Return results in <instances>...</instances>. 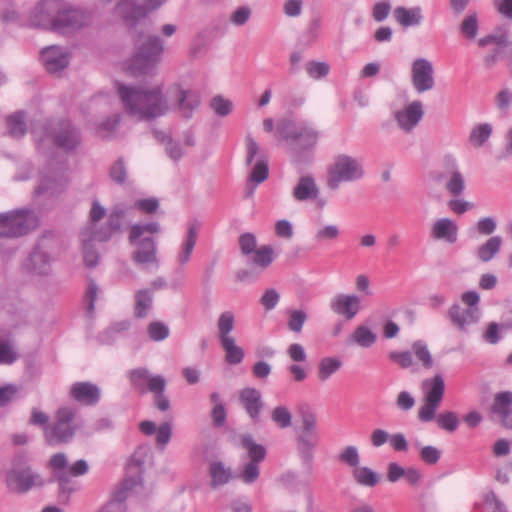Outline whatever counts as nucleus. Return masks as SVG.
<instances>
[{"label": "nucleus", "instance_id": "obj_54", "mask_svg": "<svg viewBox=\"0 0 512 512\" xmlns=\"http://www.w3.org/2000/svg\"><path fill=\"white\" fill-rule=\"evenodd\" d=\"M269 168L265 159H259L251 171L249 180L255 184H260L268 177Z\"/></svg>", "mask_w": 512, "mask_h": 512}, {"label": "nucleus", "instance_id": "obj_41", "mask_svg": "<svg viewBox=\"0 0 512 512\" xmlns=\"http://www.w3.org/2000/svg\"><path fill=\"white\" fill-rule=\"evenodd\" d=\"M210 401L214 405L211 411L213 425L215 427H222L226 423L227 412L221 401L220 394L218 392H212L210 394Z\"/></svg>", "mask_w": 512, "mask_h": 512}, {"label": "nucleus", "instance_id": "obj_42", "mask_svg": "<svg viewBox=\"0 0 512 512\" xmlns=\"http://www.w3.org/2000/svg\"><path fill=\"white\" fill-rule=\"evenodd\" d=\"M260 463L248 461L236 473L235 478L241 480L245 484H253L260 476Z\"/></svg>", "mask_w": 512, "mask_h": 512}, {"label": "nucleus", "instance_id": "obj_20", "mask_svg": "<svg viewBox=\"0 0 512 512\" xmlns=\"http://www.w3.org/2000/svg\"><path fill=\"white\" fill-rule=\"evenodd\" d=\"M70 397L82 405L93 406L99 402L101 391L91 382H76L70 388Z\"/></svg>", "mask_w": 512, "mask_h": 512}, {"label": "nucleus", "instance_id": "obj_28", "mask_svg": "<svg viewBox=\"0 0 512 512\" xmlns=\"http://www.w3.org/2000/svg\"><path fill=\"white\" fill-rule=\"evenodd\" d=\"M199 228L200 225L198 223H192L188 227L185 242L181 246L177 256V262L181 267H184L191 258L192 252L198 239Z\"/></svg>", "mask_w": 512, "mask_h": 512}, {"label": "nucleus", "instance_id": "obj_46", "mask_svg": "<svg viewBox=\"0 0 512 512\" xmlns=\"http://www.w3.org/2000/svg\"><path fill=\"white\" fill-rule=\"evenodd\" d=\"M416 448H420L419 457L427 465H435L441 458L442 452L435 446L427 445L421 447L419 442L413 444Z\"/></svg>", "mask_w": 512, "mask_h": 512}, {"label": "nucleus", "instance_id": "obj_50", "mask_svg": "<svg viewBox=\"0 0 512 512\" xmlns=\"http://www.w3.org/2000/svg\"><path fill=\"white\" fill-rule=\"evenodd\" d=\"M436 422L441 429L449 432H454L459 425L458 417L456 413L452 411L438 414L436 417Z\"/></svg>", "mask_w": 512, "mask_h": 512}, {"label": "nucleus", "instance_id": "obj_24", "mask_svg": "<svg viewBox=\"0 0 512 512\" xmlns=\"http://www.w3.org/2000/svg\"><path fill=\"white\" fill-rule=\"evenodd\" d=\"M430 236L434 240L454 244L458 239V226L450 218H439L431 226Z\"/></svg>", "mask_w": 512, "mask_h": 512}, {"label": "nucleus", "instance_id": "obj_23", "mask_svg": "<svg viewBox=\"0 0 512 512\" xmlns=\"http://www.w3.org/2000/svg\"><path fill=\"white\" fill-rule=\"evenodd\" d=\"M239 400L253 423H259L263 408L260 391L250 387L244 388L240 391Z\"/></svg>", "mask_w": 512, "mask_h": 512}, {"label": "nucleus", "instance_id": "obj_35", "mask_svg": "<svg viewBox=\"0 0 512 512\" xmlns=\"http://www.w3.org/2000/svg\"><path fill=\"white\" fill-rule=\"evenodd\" d=\"M491 412L502 419L512 411V392L503 391L495 394L490 408Z\"/></svg>", "mask_w": 512, "mask_h": 512}, {"label": "nucleus", "instance_id": "obj_19", "mask_svg": "<svg viewBox=\"0 0 512 512\" xmlns=\"http://www.w3.org/2000/svg\"><path fill=\"white\" fill-rule=\"evenodd\" d=\"M110 239V235H98V232H94V226H86L80 232V240L82 242L83 258L86 266L95 267L98 264L99 256L93 249V241H107Z\"/></svg>", "mask_w": 512, "mask_h": 512}, {"label": "nucleus", "instance_id": "obj_11", "mask_svg": "<svg viewBox=\"0 0 512 512\" xmlns=\"http://www.w3.org/2000/svg\"><path fill=\"white\" fill-rule=\"evenodd\" d=\"M235 328V316L231 311L221 313L217 320L218 338L223 351L225 352V361L230 365L240 364L245 356L242 347L236 344L235 338L231 332Z\"/></svg>", "mask_w": 512, "mask_h": 512}, {"label": "nucleus", "instance_id": "obj_55", "mask_svg": "<svg viewBox=\"0 0 512 512\" xmlns=\"http://www.w3.org/2000/svg\"><path fill=\"white\" fill-rule=\"evenodd\" d=\"M330 71V66L326 62L310 61L306 64V72L313 79L325 77Z\"/></svg>", "mask_w": 512, "mask_h": 512}, {"label": "nucleus", "instance_id": "obj_5", "mask_svg": "<svg viewBox=\"0 0 512 512\" xmlns=\"http://www.w3.org/2000/svg\"><path fill=\"white\" fill-rule=\"evenodd\" d=\"M364 176L360 160L347 154H338L327 168L326 187L336 191L342 183H351Z\"/></svg>", "mask_w": 512, "mask_h": 512}, {"label": "nucleus", "instance_id": "obj_38", "mask_svg": "<svg viewBox=\"0 0 512 512\" xmlns=\"http://www.w3.org/2000/svg\"><path fill=\"white\" fill-rule=\"evenodd\" d=\"M165 388V378H157L153 380L150 387V392L155 394L154 404L161 411H167L170 408V401L164 394Z\"/></svg>", "mask_w": 512, "mask_h": 512}, {"label": "nucleus", "instance_id": "obj_21", "mask_svg": "<svg viewBox=\"0 0 512 512\" xmlns=\"http://www.w3.org/2000/svg\"><path fill=\"white\" fill-rule=\"evenodd\" d=\"M41 56L47 71L50 73L58 72L69 64V54L56 45L44 48Z\"/></svg>", "mask_w": 512, "mask_h": 512}, {"label": "nucleus", "instance_id": "obj_8", "mask_svg": "<svg viewBox=\"0 0 512 512\" xmlns=\"http://www.w3.org/2000/svg\"><path fill=\"white\" fill-rule=\"evenodd\" d=\"M76 410L70 407L59 408L55 421L45 427V439L50 445L66 444L70 442L80 425L75 422Z\"/></svg>", "mask_w": 512, "mask_h": 512}, {"label": "nucleus", "instance_id": "obj_53", "mask_svg": "<svg viewBox=\"0 0 512 512\" xmlns=\"http://www.w3.org/2000/svg\"><path fill=\"white\" fill-rule=\"evenodd\" d=\"M273 422L280 428H288L292 424V415L287 407L278 406L271 413Z\"/></svg>", "mask_w": 512, "mask_h": 512}, {"label": "nucleus", "instance_id": "obj_45", "mask_svg": "<svg viewBox=\"0 0 512 512\" xmlns=\"http://www.w3.org/2000/svg\"><path fill=\"white\" fill-rule=\"evenodd\" d=\"M491 134L492 126L490 124H480L472 129L469 141L474 147H481L489 139Z\"/></svg>", "mask_w": 512, "mask_h": 512}, {"label": "nucleus", "instance_id": "obj_1", "mask_svg": "<svg viewBox=\"0 0 512 512\" xmlns=\"http://www.w3.org/2000/svg\"><path fill=\"white\" fill-rule=\"evenodd\" d=\"M118 95L125 111L139 121H152L171 109L189 118L200 105L199 94L175 83L167 90L163 84L127 86L117 84Z\"/></svg>", "mask_w": 512, "mask_h": 512}, {"label": "nucleus", "instance_id": "obj_39", "mask_svg": "<svg viewBox=\"0 0 512 512\" xmlns=\"http://www.w3.org/2000/svg\"><path fill=\"white\" fill-rule=\"evenodd\" d=\"M376 334L366 326H358L350 335V341L360 347L368 348L376 342Z\"/></svg>", "mask_w": 512, "mask_h": 512}, {"label": "nucleus", "instance_id": "obj_43", "mask_svg": "<svg viewBox=\"0 0 512 512\" xmlns=\"http://www.w3.org/2000/svg\"><path fill=\"white\" fill-rule=\"evenodd\" d=\"M479 29L478 14L469 13L460 24V32L467 40H474Z\"/></svg>", "mask_w": 512, "mask_h": 512}, {"label": "nucleus", "instance_id": "obj_51", "mask_svg": "<svg viewBox=\"0 0 512 512\" xmlns=\"http://www.w3.org/2000/svg\"><path fill=\"white\" fill-rule=\"evenodd\" d=\"M64 173V166L61 165V167L57 170L55 175L53 176V179L45 175L40 183V185L36 188V193L43 194L47 193L50 190H54L56 188V183L61 182L63 178Z\"/></svg>", "mask_w": 512, "mask_h": 512}, {"label": "nucleus", "instance_id": "obj_49", "mask_svg": "<svg viewBox=\"0 0 512 512\" xmlns=\"http://www.w3.org/2000/svg\"><path fill=\"white\" fill-rule=\"evenodd\" d=\"M287 326L290 331L300 333L307 320V313L304 310H289Z\"/></svg>", "mask_w": 512, "mask_h": 512}, {"label": "nucleus", "instance_id": "obj_13", "mask_svg": "<svg viewBox=\"0 0 512 512\" xmlns=\"http://www.w3.org/2000/svg\"><path fill=\"white\" fill-rule=\"evenodd\" d=\"M239 246L243 255H252L251 264L260 271L267 269L274 261V250L269 245L257 249L256 236L253 233H243L239 237Z\"/></svg>", "mask_w": 512, "mask_h": 512}, {"label": "nucleus", "instance_id": "obj_59", "mask_svg": "<svg viewBox=\"0 0 512 512\" xmlns=\"http://www.w3.org/2000/svg\"><path fill=\"white\" fill-rule=\"evenodd\" d=\"M149 337L154 341H162L169 335V328L159 321L151 322L148 326Z\"/></svg>", "mask_w": 512, "mask_h": 512}, {"label": "nucleus", "instance_id": "obj_4", "mask_svg": "<svg viewBox=\"0 0 512 512\" xmlns=\"http://www.w3.org/2000/svg\"><path fill=\"white\" fill-rule=\"evenodd\" d=\"M159 231L160 225L158 222L134 224L131 226L128 239L129 243L135 246L132 259L137 265L146 266L150 264L156 268L159 266L154 239L152 237L141 238L145 233L156 234Z\"/></svg>", "mask_w": 512, "mask_h": 512}, {"label": "nucleus", "instance_id": "obj_2", "mask_svg": "<svg viewBox=\"0 0 512 512\" xmlns=\"http://www.w3.org/2000/svg\"><path fill=\"white\" fill-rule=\"evenodd\" d=\"M90 21L91 15L89 13L57 0H45L39 3L31 17V23L35 27L51 29L61 33L69 29H80L88 25Z\"/></svg>", "mask_w": 512, "mask_h": 512}, {"label": "nucleus", "instance_id": "obj_64", "mask_svg": "<svg viewBox=\"0 0 512 512\" xmlns=\"http://www.w3.org/2000/svg\"><path fill=\"white\" fill-rule=\"evenodd\" d=\"M279 299L280 294L277 292V290L270 288L264 292L260 299V303L267 311H270L277 306Z\"/></svg>", "mask_w": 512, "mask_h": 512}, {"label": "nucleus", "instance_id": "obj_40", "mask_svg": "<svg viewBox=\"0 0 512 512\" xmlns=\"http://www.w3.org/2000/svg\"><path fill=\"white\" fill-rule=\"evenodd\" d=\"M7 129L8 133L14 138L24 136L27 132L25 113L18 111L8 116Z\"/></svg>", "mask_w": 512, "mask_h": 512}, {"label": "nucleus", "instance_id": "obj_48", "mask_svg": "<svg viewBox=\"0 0 512 512\" xmlns=\"http://www.w3.org/2000/svg\"><path fill=\"white\" fill-rule=\"evenodd\" d=\"M340 236V230L337 225H325L317 229L314 239L317 243L334 241Z\"/></svg>", "mask_w": 512, "mask_h": 512}, {"label": "nucleus", "instance_id": "obj_10", "mask_svg": "<svg viewBox=\"0 0 512 512\" xmlns=\"http://www.w3.org/2000/svg\"><path fill=\"white\" fill-rule=\"evenodd\" d=\"M277 132L286 141H290L291 151L300 155L304 151L313 149L318 141V132L309 125L296 126L292 122H283L278 126Z\"/></svg>", "mask_w": 512, "mask_h": 512}, {"label": "nucleus", "instance_id": "obj_15", "mask_svg": "<svg viewBox=\"0 0 512 512\" xmlns=\"http://www.w3.org/2000/svg\"><path fill=\"white\" fill-rule=\"evenodd\" d=\"M6 482L8 487L17 493H25L32 487L42 486L43 479L29 467L13 468L7 472Z\"/></svg>", "mask_w": 512, "mask_h": 512}, {"label": "nucleus", "instance_id": "obj_30", "mask_svg": "<svg viewBox=\"0 0 512 512\" xmlns=\"http://www.w3.org/2000/svg\"><path fill=\"white\" fill-rule=\"evenodd\" d=\"M157 378H164L161 375L152 376L145 368H138L129 373L131 385L141 393L150 391L151 383Z\"/></svg>", "mask_w": 512, "mask_h": 512}, {"label": "nucleus", "instance_id": "obj_25", "mask_svg": "<svg viewBox=\"0 0 512 512\" xmlns=\"http://www.w3.org/2000/svg\"><path fill=\"white\" fill-rule=\"evenodd\" d=\"M292 195L296 201H313L318 198L319 187L311 175L301 176L293 188Z\"/></svg>", "mask_w": 512, "mask_h": 512}, {"label": "nucleus", "instance_id": "obj_18", "mask_svg": "<svg viewBox=\"0 0 512 512\" xmlns=\"http://www.w3.org/2000/svg\"><path fill=\"white\" fill-rule=\"evenodd\" d=\"M423 116V104L419 100L412 101L403 109L394 112V119L398 127L406 133L413 131Z\"/></svg>", "mask_w": 512, "mask_h": 512}, {"label": "nucleus", "instance_id": "obj_22", "mask_svg": "<svg viewBox=\"0 0 512 512\" xmlns=\"http://www.w3.org/2000/svg\"><path fill=\"white\" fill-rule=\"evenodd\" d=\"M333 312L351 320L360 311V298L357 295L339 294L330 303Z\"/></svg>", "mask_w": 512, "mask_h": 512}, {"label": "nucleus", "instance_id": "obj_57", "mask_svg": "<svg viewBox=\"0 0 512 512\" xmlns=\"http://www.w3.org/2000/svg\"><path fill=\"white\" fill-rule=\"evenodd\" d=\"M485 512H507L502 501L498 499L493 491H489L484 496Z\"/></svg>", "mask_w": 512, "mask_h": 512}, {"label": "nucleus", "instance_id": "obj_56", "mask_svg": "<svg viewBox=\"0 0 512 512\" xmlns=\"http://www.w3.org/2000/svg\"><path fill=\"white\" fill-rule=\"evenodd\" d=\"M338 459L355 469L360 461L358 449L355 446H347L340 452Z\"/></svg>", "mask_w": 512, "mask_h": 512}, {"label": "nucleus", "instance_id": "obj_17", "mask_svg": "<svg viewBox=\"0 0 512 512\" xmlns=\"http://www.w3.org/2000/svg\"><path fill=\"white\" fill-rule=\"evenodd\" d=\"M53 240L48 237H43L31 253L27 267L35 274H46L49 271L52 257L49 253V249L53 244Z\"/></svg>", "mask_w": 512, "mask_h": 512}, {"label": "nucleus", "instance_id": "obj_32", "mask_svg": "<svg viewBox=\"0 0 512 512\" xmlns=\"http://www.w3.org/2000/svg\"><path fill=\"white\" fill-rule=\"evenodd\" d=\"M503 240L502 237L499 235L492 236L489 239L486 240L485 243L480 245L477 249V258L481 262H489L492 260L496 254L500 251V248L502 246Z\"/></svg>", "mask_w": 512, "mask_h": 512}, {"label": "nucleus", "instance_id": "obj_60", "mask_svg": "<svg viewBox=\"0 0 512 512\" xmlns=\"http://www.w3.org/2000/svg\"><path fill=\"white\" fill-rule=\"evenodd\" d=\"M439 406L440 404L424 400L423 405L418 410L419 420L422 422H430L433 419H436V411Z\"/></svg>", "mask_w": 512, "mask_h": 512}, {"label": "nucleus", "instance_id": "obj_62", "mask_svg": "<svg viewBox=\"0 0 512 512\" xmlns=\"http://www.w3.org/2000/svg\"><path fill=\"white\" fill-rule=\"evenodd\" d=\"M389 359L402 369H407L413 365L412 353L410 351H391Z\"/></svg>", "mask_w": 512, "mask_h": 512}, {"label": "nucleus", "instance_id": "obj_61", "mask_svg": "<svg viewBox=\"0 0 512 512\" xmlns=\"http://www.w3.org/2000/svg\"><path fill=\"white\" fill-rule=\"evenodd\" d=\"M391 3L388 0L376 2L371 10L372 18L376 22H383L391 11Z\"/></svg>", "mask_w": 512, "mask_h": 512}, {"label": "nucleus", "instance_id": "obj_63", "mask_svg": "<svg viewBox=\"0 0 512 512\" xmlns=\"http://www.w3.org/2000/svg\"><path fill=\"white\" fill-rule=\"evenodd\" d=\"M321 30V18L315 17L303 34L304 42L308 45L314 43L319 37Z\"/></svg>", "mask_w": 512, "mask_h": 512}, {"label": "nucleus", "instance_id": "obj_26", "mask_svg": "<svg viewBox=\"0 0 512 512\" xmlns=\"http://www.w3.org/2000/svg\"><path fill=\"white\" fill-rule=\"evenodd\" d=\"M422 388L425 392L424 400L441 404L445 392V382L441 375L437 374L430 379L424 380Z\"/></svg>", "mask_w": 512, "mask_h": 512}, {"label": "nucleus", "instance_id": "obj_14", "mask_svg": "<svg viewBox=\"0 0 512 512\" xmlns=\"http://www.w3.org/2000/svg\"><path fill=\"white\" fill-rule=\"evenodd\" d=\"M411 82L414 90L418 94H423L434 89V67L430 60L417 58L412 62Z\"/></svg>", "mask_w": 512, "mask_h": 512}, {"label": "nucleus", "instance_id": "obj_9", "mask_svg": "<svg viewBox=\"0 0 512 512\" xmlns=\"http://www.w3.org/2000/svg\"><path fill=\"white\" fill-rule=\"evenodd\" d=\"M38 226L37 215L27 209L0 213V238L21 237Z\"/></svg>", "mask_w": 512, "mask_h": 512}, {"label": "nucleus", "instance_id": "obj_31", "mask_svg": "<svg viewBox=\"0 0 512 512\" xmlns=\"http://www.w3.org/2000/svg\"><path fill=\"white\" fill-rule=\"evenodd\" d=\"M240 443L243 449L247 451V458L249 461L259 462L264 461L266 457V449L263 445L254 441L252 435L243 434L240 436Z\"/></svg>", "mask_w": 512, "mask_h": 512}, {"label": "nucleus", "instance_id": "obj_16", "mask_svg": "<svg viewBox=\"0 0 512 512\" xmlns=\"http://www.w3.org/2000/svg\"><path fill=\"white\" fill-rule=\"evenodd\" d=\"M432 179L440 184L453 197H459L465 190V179L458 166L454 162L447 163L442 171L432 174Z\"/></svg>", "mask_w": 512, "mask_h": 512}, {"label": "nucleus", "instance_id": "obj_36", "mask_svg": "<svg viewBox=\"0 0 512 512\" xmlns=\"http://www.w3.org/2000/svg\"><path fill=\"white\" fill-rule=\"evenodd\" d=\"M342 367V361L336 357H324L318 364L317 375L320 381L325 382Z\"/></svg>", "mask_w": 512, "mask_h": 512}, {"label": "nucleus", "instance_id": "obj_12", "mask_svg": "<svg viewBox=\"0 0 512 512\" xmlns=\"http://www.w3.org/2000/svg\"><path fill=\"white\" fill-rule=\"evenodd\" d=\"M164 2L165 0H118L113 8V15L127 26L134 27Z\"/></svg>", "mask_w": 512, "mask_h": 512}, {"label": "nucleus", "instance_id": "obj_37", "mask_svg": "<svg viewBox=\"0 0 512 512\" xmlns=\"http://www.w3.org/2000/svg\"><path fill=\"white\" fill-rule=\"evenodd\" d=\"M152 306V292L149 289H141L135 293V317L141 319L147 316Z\"/></svg>", "mask_w": 512, "mask_h": 512}, {"label": "nucleus", "instance_id": "obj_7", "mask_svg": "<svg viewBox=\"0 0 512 512\" xmlns=\"http://www.w3.org/2000/svg\"><path fill=\"white\" fill-rule=\"evenodd\" d=\"M41 142L44 137L51 139L53 144L65 151H71L81 142L80 132L70 121H49L39 130L34 131Z\"/></svg>", "mask_w": 512, "mask_h": 512}, {"label": "nucleus", "instance_id": "obj_34", "mask_svg": "<svg viewBox=\"0 0 512 512\" xmlns=\"http://www.w3.org/2000/svg\"><path fill=\"white\" fill-rule=\"evenodd\" d=\"M53 477L59 483V497L68 501L70 495L78 489L77 482L71 479L68 471L53 472Z\"/></svg>", "mask_w": 512, "mask_h": 512}, {"label": "nucleus", "instance_id": "obj_6", "mask_svg": "<svg viewBox=\"0 0 512 512\" xmlns=\"http://www.w3.org/2000/svg\"><path fill=\"white\" fill-rule=\"evenodd\" d=\"M297 451L304 468L308 473L312 472L314 450L319 443L317 429V417L313 412L306 411L301 414V428L298 432Z\"/></svg>", "mask_w": 512, "mask_h": 512}, {"label": "nucleus", "instance_id": "obj_44", "mask_svg": "<svg viewBox=\"0 0 512 512\" xmlns=\"http://www.w3.org/2000/svg\"><path fill=\"white\" fill-rule=\"evenodd\" d=\"M353 476L358 484L368 487H373L379 482L378 474L368 467H356Z\"/></svg>", "mask_w": 512, "mask_h": 512}, {"label": "nucleus", "instance_id": "obj_52", "mask_svg": "<svg viewBox=\"0 0 512 512\" xmlns=\"http://www.w3.org/2000/svg\"><path fill=\"white\" fill-rule=\"evenodd\" d=\"M126 214V211L122 208H115L109 215L107 220V226L109 232H98V235H112V233L117 232L121 228V222Z\"/></svg>", "mask_w": 512, "mask_h": 512}, {"label": "nucleus", "instance_id": "obj_47", "mask_svg": "<svg viewBox=\"0 0 512 512\" xmlns=\"http://www.w3.org/2000/svg\"><path fill=\"white\" fill-rule=\"evenodd\" d=\"M425 368L433 366V359L427 345L419 340L412 344V352Z\"/></svg>", "mask_w": 512, "mask_h": 512}, {"label": "nucleus", "instance_id": "obj_3", "mask_svg": "<svg viewBox=\"0 0 512 512\" xmlns=\"http://www.w3.org/2000/svg\"><path fill=\"white\" fill-rule=\"evenodd\" d=\"M135 45L136 52L127 69L134 76L145 75L160 61L164 45L158 36L144 33L138 34Z\"/></svg>", "mask_w": 512, "mask_h": 512}, {"label": "nucleus", "instance_id": "obj_58", "mask_svg": "<svg viewBox=\"0 0 512 512\" xmlns=\"http://www.w3.org/2000/svg\"><path fill=\"white\" fill-rule=\"evenodd\" d=\"M214 112L221 117H225L232 111V102L222 96H215L210 103Z\"/></svg>", "mask_w": 512, "mask_h": 512}, {"label": "nucleus", "instance_id": "obj_33", "mask_svg": "<svg viewBox=\"0 0 512 512\" xmlns=\"http://www.w3.org/2000/svg\"><path fill=\"white\" fill-rule=\"evenodd\" d=\"M209 475L211 477V486L213 488L224 485L233 478L231 470L226 468L222 462L218 461L210 463Z\"/></svg>", "mask_w": 512, "mask_h": 512}, {"label": "nucleus", "instance_id": "obj_27", "mask_svg": "<svg viewBox=\"0 0 512 512\" xmlns=\"http://www.w3.org/2000/svg\"><path fill=\"white\" fill-rule=\"evenodd\" d=\"M448 315L454 325L459 329L464 330L467 325L476 322L477 309H463L459 304H454L449 308Z\"/></svg>", "mask_w": 512, "mask_h": 512}, {"label": "nucleus", "instance_id": "obj_29", "mask_svg": "<svg viewBox=\"0 0 512 512\" xmlns=\"http://www.w3.org/2000/svg\"><path fill=\"white\" fill-rule=\"evenodd\" d=\"M395 20L404 27L417 26L421 23L422 9L420 7L406 8L403 6L396 7L394 9Z\"/></svg>", "mask_w": 512, "mask_h": 512}]
</instances>
